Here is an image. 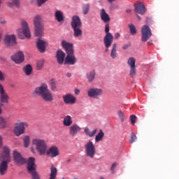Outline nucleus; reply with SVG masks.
<instances>
[{
	"instance_id": "f257e3e1",
	"label": "nucleus",
	"mask_w": 179,
	"mask_h": 179,
	"mask_svg": "<svg viewBox=\"0 0 179 179\" xmlns=\"http://www.w3.org/2000/svg\"><path fill=\"white\" fill-rule=\"evenodd\" d=\"M62 48L65 50L66 53L64 59V65H75L77 62L76 57H75V50H73V43H69L65 40L61 42Z\"/></svg>"
},
{
	"instance_id": "f03ea898",
	"label": "nucleus",
	"mask_w": 179,
	"mask_h": 179,
	"mask_svg": "<svg viewBox=\"0 0 179 179\" xmlns=\"http://www.w3.org/2000/svg\"><path fill=\"white\" fill-rule=\"evenodd\" d=\"M0 174L5 176L8 171V164L10 163V150L7 146L3 148V153L0 157Z\"/></svg>"
},
{
	"instance_id": "7ed1b4c3",
	"label": "nucleus",
	"mask_w": 179,
	"mask_h": 179,
	"mask_svg": "<svg viewBox=\"0 0 179 179\" xmlns=\"http://www.w3.org/2000/svg\"><path fill=\"white\" fill-rule=\"evenodd\" d=\"M34 26L35 29L36 37H43V31H44V23L43 22V16L36 15L34 17Z\"/></svg>"
},
{
	"instance_id": "20e7f679",
	"label": "nucleus",
	"mask_w": 179,
	"mask_h": 179,
	"mask_svg": "<svg viewBox=\"0 0 179 179\" xmlns=\"http://www.w3.org/2000/svg\"><path fill=\"white\" fill-rule=\"evenodd\" d=\"M105 33L106 35L103 37V43L105 45L106 52H108V49L111 47L113 41H114V36L112 33H110V25L106 24L105 25Z\"/></svg>"
},
{
	"instance_id": "39448f33",
	"label": "nucleus",
	"mask_w": 179,
	"mask_h": 179,
	"mask_svg": "<svg viewBox=\"0 0 179 179\" xmlns=\"http://www.w3.org/2000/svg\"><path fill=\"white\" fill-rule=\"evenodd\" d=\"M32 145L36 148L40 156L45 154V141L40 138H34L32 140Z\"/></svg>"
},
{
	"instance_id": "423d86ee",
	"label": "nucleus",
	"mask_w": 179,
	"mask_h": 179,
	"mask_svg": "<svg viewBox=\"0 0 179 179\" xmlns=\"http://www.w3.org/2000/svg\"><path fill=\"white\" fill-rule=\"evenodd\" d=\"M85 156L87 157L94 159V157L96 156V147L94 146L93 141H89L85 145Z\"/></svg>"
},
{
	"instance_id": "0eeeda50",
	"label": "nucleus",
	"mask_w": 179,
	"mask_h": 179,
	"mask_svg": "<svg viewBox=\"0 0 179 179\" xmlns=\"http://www.w3.org/2000/svg\"><path fill=\"white\" fill-rule=\"evenodd\" d=\"M21 29H18V36H22V34H24V36L26 37V38H30L31 37V34L30 33V27H29V23L26 22L25 20L21 21Z\"/></svg>"
},
{
	"instance_id": "6e6552de",
	"label": "nucleus",
	"mask_w": 179,
	"mask_h": 179,
	"mask_svg": "<svg viewBox=\"0 0 179 179\" xmlns=\"http://www.w3.org/2000/svg\"><path fill=\"white\" fill-rule=\"evenodd\" d=\"M34 97H41L43 100H45V83H42L41 86L36 87L33 92Z\"/></svg>"
},
{
	"instance_id": "1a4fd4ad",
	"label": "nucleus",
	"mask_w": 179,
	"mask_h": 179,
	"mask_svg": "<svg viewBox=\"0 0 179 179\" xmlns=\"http://www.w3.org/2000/svg\"><path fill=\"white\" fill-rule=\"evenodd\" d=\"M29 127V124L26 122H22L15 124V127L14 128V134L16 136H20L22 134L26 131V128Z\"/></svg>"
},
{
	"instance_id": "9d476101",
	"label": "nucleus",
	"mask_w": 179,
	"mask_h": 179,
	"mask_svg": "<svg viewBox=\"0 0 179 179\" xmlns=\"http://www.w3.org/2000/svg\"><path fill=\"white\" fill-rule=\"evenodd\" d=\"M141 40L143 42H146L147 41L152 37V30L148 25H144L141 29Z\"/></svg>"
},
{
	"instance_id": "9b49d317",
	"label": "nucleus",
	"mask_w": 179,
	"mask_h": 179,
	"mask_svg": "<svg viewBox=\"0 0 179 179\" xmlns=\"http://www.w3.org/2000/svg\"><path fill=\"white\" fill-rule=\"evenodd\" d=\"M103 90L100 88H90L87 92V95L89 97H92L93 99H100L103 96Z\"/></svg>"
},
{
	"instance_id": "f8f14e48",
	"label": "nucleus",
	"mask_w": 179,
	"mask_h": 179,
	"mask_svg": "<svg viewBox=\"0 0 179 179\" xmlns=\"http://www.w3.org/2000/svg\"><path fill=\"white\" fill-rule=\"evenodd\" d=\"M13 159L15 164H26L27 160L24 159L20 152L15 150L13 152Z\"/></svg>"
},
{
	"instance_id": "ddd939ff",
	"label": "nucleus",
	"mask_w": 179,
	"mask_h": 179,
	"mask_svg": "<svg viewBox=\"0 0 179 179\" xmlns=\"http://www.w3.org/2000/svg\"><path fill=\"white\" fill-rule=\"evenodd\" d=\"M3 41L6 47H13V45H16V44H17L16 42V36L13 34L6 35Z\"/></svg>"
},
{
	"instance_id": "4468645a",
	"label": "nucleus",
	"mask_w": 179,
	"mask_h": 179,
	"mask_svg": "<svg viewBox=\"0 0 179 179\" xmlns=\"http://www.w3.org/2000/svg\"><path fill=\"white\" fill-rule=\"evenodd\" d=\"M136 60L134 57H129L127 64L130 66L129 75L131 78H134L136 75V66L135 64Z\"/></svg>"
},
{
	"instance_id": "2eb2a0df",
	"label": "nucleus",
	"mask_w": 179,
	"mask_h": 179,
	"mask_svg": "<svg viewBox=\"0 0 179 179\" xmlns=\"http://www.w3.org/2000/svg\"><path fill=\"white\" fill-rule=\"evenodd\" d=\"M0 101L3 104H8L9 103V95H8L1 84H0Z\"/></svg>"
},
{
	"instance_id": "dca6fc26",
	"label": "nucleus",
	"mask_w": 179,
	"mask_h": 179,
	"mask_svg": "<svg viewBox=\"0 0 179 179\" xmlns=\"http://www.w3.org/2000/svg\"><path fill=\"white\" fill-rule=\"evenodd\" d=\"M10 59L15 62V64H22L23 61H24V54L23 52L20 51L15 55H13L10 57Z\"/></svg>"
},
{
	"instance_id": "f3484780",
	"label": "nucleus",
	"mask_w": 179,
	"mask_h": 179,
	"mask_svg": "<svg viewBox=\"0 0 179 179\" xmlns=\"http://www.w3.org/2000/svg\"><path fill=\"white\" fill-rule=\"evenodd\" d=\"M46 155L52 159L57 157V156H59V149H58V147L53 145L46 151Z\"/></svg>"
},
{
	"instance_id": "a211bd4d",
	"label": "nucleus",
	"mask_w": 179,
	"mask_h": 179,
	"mask_svg": "<svg viewBox=\"0 0 179 179\" xmlns=\"http://www.w3.org/2000/svg\"><path fill=\"white\" fill-rule=\"evenodd\" d=\"M65 57H66V54H65L62 50L59 49L57 50L56 58H57V63L59 65H62V64L65 62V58H66Z\"/></svg>"
},
{
	"instance_id": "6ab92c4d",
	"label": "nucleus",
	"mask_w": 179,
	"mask_h": 179,
	"mask_svg": "<svg viewBox=\"0 0 179 179\" xmlns=\"http://www.w3.org/2000/svg\"><path fill=\"white\" fill-rule=\"evenodd\" d=\"M65 104H75L76 103V97L72 94H66L62 96Z\"/></svg>"
},
{
	"instance_id": "aec40b11",
	"label": "nucleus",
	"mask_w": 179,
	"mask_h": 179,
	"mask_svg": "<svg viewBox=\"0 0 179 179\" xmlns=\"http://www.w3.org/2000/svg\"><path fill=\"white\" fill-rule=\"evenodd\" d=\"M134 11L139 15H145L146 13V8L143 3H134Z\"/></svg>"
},
{
	"instance_id": "412c9836",
	"label": "nucleus",
	"mask_w": 179,
	"mask_h": 179,
	"mask_svg": "<svg viewBox=\"0 0 179 179\" xmlns=\"http://www.w3.org/2000/svg\"><path fill=\"white\" fill-rule=\"evenodd\" d=\"M71 26V29L82 27V20H80V17H79L78 15L73 16Z\"/></svg>"
},
{
	"instance_id": "4be33fe9",
	"label": "nucleus",
	"mask_w": 179,
	"mask_h": 179,
	"mask_svg": "<svg viewBox=\"0 0 179 179\" xmlns=\"http://www.w3.org/2000/svg\"><path fill=\"white\" fill-rule=\"evenodd\" d=\"M82 129L76 124H72L69 128V134L71 136H75L78 135Z\"/></svg>"
},
{
	"instance_id": "5701e85b",
	"label": "nucleus",
	"mask_w": 179,
	"mask_h": 179,
	"mask_svg": "<svg viewBox=\"0 0 179 179\" xmlns=\"http://www.w3.org/2000/svg\"><path fill=\"white\" fill-rule=\"evenodd\" d=\"M41 37H38L36 42V48L39 52H45V41L41 39Z\"/></svg>"
},
{
	"instance_id": "b1692460",
	"label": "nucleus",
	"mask_w": 179,
	"mask_h": 179,
	"mask_svg": "<svg viewBox=\"0 0 179 179\" xmlns=\"http://www.w3.org/2000/svg\"><path fill=\"white\" fill-rule=\"evenodd\" d=\"M55 18L59 23H64L65 20V17L64 16V13L59 10H57L55 13Z\"/></svg>"
},
{
	"instance_id": "393cba45",
	"label": "nucleus",
	"mask_w": 179,
	"mask_h": 179,
	"mask_svg": "<svg viewBox=\"0 0 179 179\" xmlns=\"http://www.w3.org/2000/svg\"><path fill=\"white\" fill-rule=\"evenodd\" d=\"M101 20L103 23H108L110 20V15L106 12V10L102 8L100 13Z\"/></svg>"
},
{
	"instance_id": "a878e982",
	"label": "nucleus",
	"mask_w": 179,
	"mask_h": 179,
	"mask_svg": "<svg viewBox=\"0 0 179 179\" xmlns=\"http://www.w3.org/2000/svg\"><path fill=\"white\" fill-rule=\"evenodd\" d=\"M48 87H45V101H49L51 103V101H54V96H52V93L47 88Z\"/></svg>"
},
{
	"instance_id": "bb28decb",
	"label": "nucleus",
	"mask_w": 179,
	"mask_h": 179,
	"mask_svg": "<svg viewBox=\"0 0 179 179\" xmlns=\"http://www.w3.org/2000/svg\"><path fill=\"white\" fill-rule=\"evenodd\" d=\"M22 71L26 76H30L31 75V72H33V67H31V65L30 64H27L23 67Z\"/></svg>"
},
{
	"instance_id": "cd10ccee",
	"label": "nucleus",
	"mask_w": 179,
	"mask_h": 179,
	"mask_svg": "<svg viewBox=\"0 0 179 179\" xmlns=\"http://www.w3.org/2000/svg\"><path fill=\"white\" fill-rule=\"evenodd\" d=\"M58 173V169L54 165L50 166V174L49 179H55L57 178V174Z\"/></svg>"
},
{
	"instance_id": "c85d7f7f",
	"label": "nucleus",
	"mask_w": 179,
	"mask_h": 179,
	"mask_svg": "<svg viewBox=\"0 0 179 179\" xmlns=\"http://www.w3.org/2000/svg\"><path fill=\"white\" fill-rule=\"evenodd\" d=\"M72 117L70 115H67L63 120V124L64 127H71L72 125Z\"/></svg>"
},
{
	"instance_id": "c756f323",
	"label": "nucleus",
	"mask_w": 179,
	"mask_h": 179,
	"mask_svg": "<svg viewBox=\"0 0 179 179\" xmlns=\"http://www.w3.org/2000/svg\"><path fill=\"white\" fill-rule=\"evenodd\" d=\"M81 27L78 28H72L73 31V36L74 37H82L83 34V31H82Z\"/></svg>"
},
{
	"instance_id": "7c9ffc66",
	"label": "nucleus",
	"mask_w": 179,
	"mask_h": 179,
	"mask_svg": "<svg viewBox=\"0 0 179 179\" xmlns=\"http://www.w3.org/2000/svg\"><path fill=\"white\" fill-rule=\"evenodd\" d=\"M110 57L113 59H115V58H117V43H114L112 45V49L110 51Z\"/></svg>"
},
{
	"instance_id": "2f4dec72",
	"label": "nucleus",
	"mask_w": 179,
	"mask_h": 179,
	"mask_svg": "<svg viewBox=\"0 0 179 179\" xmlns=\"http://www.w3.org/2000/svg\"><path fill=\"white\" fill-rule=\"evenodd\" d=\"M96 77V71H92L90 73H87V78L88 79V82H93L94 80V78Z\"/></svg>"
},
{
	"instance_id": "473e14b6",
	"label": "nucleus",
	"mask_w": 179,
	"mask_h": 179,
	"mask_svg": "<svg viewBox=\"0 0 179 179\" xmlns=\"http://www.w3.org/2000/svg\"><path fill=\"white\" fill-rule=\"evenodd\" d=\"M103 138H104V132L101 129L95 137V142H100L103 141Z\"/></svg>"
},
{
	"instance_id": "72a5a7b5",
	"label": "nucleus",
	"mask_w": 179,
	"mask_h": 179,
	"mask_svg": "<svg viewBox=\"0 0 179 179\" xmlns=\"http://www.w3.org/2000/svg\"><path fill=\"white\" fill-rule=\"evenodd\" d=\"M48 83L51 90L54 91L57 90V82L55 81V79H50Z\"/></svg>"
},
{
	"instance_id": "f704fd0d",
	"label": "nucleus",
	"mask_w": 179,
	"mask_h": 179,
	"mask_svg": "<svg viewBox=\"0 0 179 179\" xmlns=\"http://www.w3.org/2000/svg\"><path fill=\"white\" fill-rule=\"evenodd\" d=\"M90 10V3H84L83 5V15H87Z\"/></svg>"
},
{
	"instance_id": "c9c22d12",
	"label": "nucleus",
	"mask_w": 179,
	"mask_h": 179,
	"mask_svg": "<svg viewBox=\"0 0 179 179\" xmlns=\"http://www.w3.org/2000/svg\"><path fill=\"white\" fill-rule=\"evenodd\" d=\"M12 1L7 2V5L9 8H13V6H19V0H11Z\"/></svg>"
},
{
	"instance_id": "e433bc0d",
	"label": "nucleus",
	"mask_w": 179,
	"mask_h": 179,
	"mask_svg": "<svg viewBox=\"0 0 179 179\" xmlns=\"http://www.w3.org/2000/svg\"><path fill=\"white\" fill-rule=\"evenodd\" d=\"M24 141V147L29 148V145H30V136H25L23 138Z\"/></svg>"
},
{
	"instance_id": "4c0bfd02",
	"label": "nucleus",
	"mask_w": 179,
	"mask_h": 179,
	"mask_svg": "<svg viewBox=\"0 0 179 179\" xmlns=\"http://www.w3.org/2000/svg\"><path fill=\"white\" fill-rule=\"evenodd\" d=\"M130 33L132 36H135L136 34V27H135V25L133 24H129Z\"/></svg>"
},
{
	"instance_id": "58836bf2",
	"label": "nucleus",
	"mask_w": 179,
	"mask_h": 179,
	"mask_svg": "<svg viewBox=\"0 0 179 179\" xmlns=\"http://www.w3.org/2000/svg\"><path fill=\"white\" fill-rule=\"evenodd\" d=\"M44 60L41 59L38 61L36 64L37 69H38V71H41V69H43V66H44Z\"/></svg>"
},
{
	"instance_id": "ea45409f",
	"label": "nucleus",
	"mask_w": 179,
	"mask_h": 179,
	"mask_svg": "<svg viewBox=\"0 0 179 179\" xmlns=\"http://www.w3.org/2000/svg\"><path fill=\"white\" fill-rule=\"evenodd\" d=\"M0 128H6V119L0 117Z\"/></svg>"
},
{
	"instance_id": "a19ab883",
	"label": "nucleus",
	"mask_w": 179,
	"mask_h": 179,
	"mask_svg": "<svg viewBox=\"0 0 179 179\" xmlns=\"http://www.w3.org/2000/svg\"><path fill=\"white\" fill-rule=\"evenodd\" d=\"M117 114L122 122H124V121H125V116L124 115V113L122 112V110H119L117 112Z\"/></svg>"
},
{
	"instance_id": "79ce46f5",
	"label": "nucleus",
	"mask_w": 179,
	"mask_h": 179,
	"mask_svg": "<svg viewBox=\"0 0 179 179\" xmlns=\"http://www.w3.org/2000/svg\"><path fill=\"white\" fill-rule=\"evenodd\" d=\"M136 139H138V138L136 137V135L132 134L129 140V143H134V142H136Z\"/></svg>"
},
{
	"instance_id": "37998d69",
	"label": "nucleus",
	"mask_w": 179,
	"mask_h": 179,
	"mask_svg": "<svg viewBox=\"0 0 179 179\" xmlns=\"http://www.w3.org/2000/svg\"><path fill=\"white\" fill-rule=\"evenodd\" d=\"M117 166V164L115 162L112 164V166L110 168V171L112 172V174H114L115 173V170Z\"/></svg>"
},
{
	"instance_id": "c03bdc74",
	"label": "nucleus",
	"mask_w": 179,
	"mask_h": 179,
	"mask_svg": "<svg viewBox=\"0 0 179 179\" xmlns=\"http://www.w3.org/2000/svg\"><path fill=\"white\" fill-rule=\"evenodd\" d=\"M130 120L131 124H135L136 122V116L135 115H131L130 116Z\"/></svg>"
},
{
	"instance_id": "a18cd8bd",
	"label": "nucleus",
	"mask_w": 179,
	"mask_h": 179,
	"mask_svg": "<svg viewBox=\"0 0 179 179\" xmlns=\"http://www.w3.org/2000/svg\"><path fill=\"white\" fill-rule=\"evenodd\" d=\"M96 134H97V129H94L92 131H90V138H93Z\"/></svg>"
},
{
	"instance_id": "49530a36",
	"label": "nucleus",
	"mask_w": 179,
	"mask_h": 179,
	"mask_svg": "<svg viewBox=\"0 0 179 179\" xmlns=\"http://www.w3.org/2000/svg\"><path fill=\"white\" fill-rule=\"evenodd\" d=\"M129 47H131V43H126L122 46V50H127Z\"/></svg>"
},
{
	"instance_id": "de8ad7c7",
	"label": "nucleus",
	"mask_w": 179,
	"mask_h": 179,
	"mask_svg": "<svg viewBox=\"0 0 179 179\" xmlns=\"http://www.w3.org/2000/svg\"><path fill=\"white\" fill-rule=\"evenodd\" d=\"M38 6H41L42 3L45 2V0H36Z\"/></svg>"
},
{
	"instance_id": "09e8293b",
	"label": "nucleus",
	"mask_w": 179,
	"mask_h": 179,
	"mask_svg": "<svg viewBox=\"0 0 179 179\" xmlns=\"http://www.w3.org/2000/svg\"><path fill=\"white\" fill-rule=\"evenodd\" d=\"M85 133L86 134V135H87V136H90V130L89 129V128L86 127L85 129Z\"/></svg>"
},
{
	"instance_id": "8fccbe9b",
	"label": "nucleus",
	"mask_w": 179,
	"mask_h": 179,
	"mask_svg": "<svg viewBox=\"0 0 179 179\" xmlns=\"http://www.w3.org/2000/svg\"><path fill=\"white\" fill-rule=\"evenodd\" d=\"M3 73H2V71L0 70V80H3Z\"/></svg>"
},
{
	"instance_id": "3c124183",
	"label": "nucleus",
	"mask_w": 179,
	"mask_h": 179,
	"mask_svg": "<svg viewBox=\"0 0 179 179\" xmlns=\"http://www.w3.org/2000/svg\"><path fill=\"white\" fill-rule=\"evenodd\" d=\"M121 36V34H120V33H116L115 34V38L117 40V38H120V37Z\"/></svg>"
},
{
	"instance_id": "603ef678",
	"label": "nucleus",
	"mask_w": 179,
	"mask_h": 179,
	"mask_svg": "<svg viewBox=\"0 0 179 179\" xmlns=\"http://www.w3.org/2000/svg\"><path fill=\"white\" fill-rule=\"evenodd\" d=\"M74 93H75V94H79V93H80V90H79V89H75L74 90Z\"/></svg>"
},
{
	"instance_id": "864d4df0",
	"label": "nucleus",
	"mask_w": 179,
	"mask_h": 179,
	"mask_svg": "<svg viewBox=\"0 0 179 179\" xmlns=\"http://www.w3.org/2000/svg\"><path fill=\"white\" fill-rule=\"evenodd\" d=\"M145 22L146 23H149V22H150V17H147Z\"/></svg>"
},
{
	"instance_id": "5fc2aeb1",
	"label": "nucleus",
	"mask_w": 179,
	"mask_h": 179,
	"mask_svg": "<svg viewBox=\"0 0 179 179\" xmlns=\"http://www.w3.org/2000/svg\"><path fill=\"white\" fill-rule=\"evenodd\" d=\"M66 76H67V78H71V76H72V74L71 73H67Z\"/></svg>"
},
{
	"instance_id": "6e6d98bb",
	"label": "nucleus",
	"mask_w": 179,
	"mask_h": 179,
	"mask_svg": "<svg viewBox=\"0 0 179 179\" xmlns=\"http://www.w3.org/2000/svg\"><path fill=\"white\" fill-rule=\"evenodd\" d=\"M2 146V136H0V148Z\"/></svg>"
},
{
	"instance_id": "4d7b16f0",
	"label": "nucleus",
	"mask_w": 179,
	"mask_h": 179,
	"mask_svg": "<svg viewBox=\"0 0 179 179\" xmlns=\"http://www.w3.org/2000/svg\"><path fill=\"white\" fill-rule=\"evenodd\" d=\"M109 3H113V2H115V0H108Z\"/></svg>"
},
{
	"instance_id": "13d9d810",
	"label": "nucleus",
	"mask_w": 179,
	"mask_h": 179,
	"mask_svg": "<svg viewBox=\"0 0 179 179\" xmlns=\"http://www.w3.org/2000/svg\"><path fill=\"white\" fill-rule=\"evenodd\" d=\"M127 13H131V12H132V10L131 9H127L126 10Z\"/></svg>"
},
{
	"instance_id": "bf43d9fd",
	"label": "nucleus",
	"mask_w": 179,
	"mask_h": 179,
	"mask_svg": "<svg viewBox=\"0 0 179 179\" xmlns=\"http://www.w3.org/2000/svg\"><path fill=\"white\" fill-rule=\"evenodd\" d=\"M2 41V33L0 32V43Z\"/></svg>"
},
{
	"instance_id": "052dcab7",
	"label": "nucleus",
	"mask_w": 179,
	"mask_h": 179,
	"mask_svg": "<svg viewBox=\"0 0 179 179\" xmlns=\"http://www.w3.org/2000/svg\"><path fill=\"white\" fill-rule=\"evenodd\" d=\"M2 114V108L0 106V115Z\"/></svg>"
},
{
	"instance_id": "680f3d73",
	"label": "nucleus",
	"mask_w": 179,
	"mask_h": 179,
	"mask_svg": "<svg viewBox=\"0 0 179 179\" xmlns=\"http://www.w3.org/2000/svg\"><path fill=\"white\" fill-rule=\"evenodd\" d=\"M137 17H138V20H141V16L137 15Z\"/></svg>"
},
{
	"instance_id": "e2e57ef3",
	"label": "nucleus",
	"mask_w": 179,
	"mask_h": 179,
	"mask_svg": "<svg viewBox=\"0 0 179 179\" xmlns=\"http://www.w3.org/2000/svg\"><path fill=\"white\" fill-rule=\"evenodd\" d=\"M67 163H71V159H67Z\"/></svg>"
},
{
	"instance_id": "0e129e2a",
	"label": "nucleus",
	"mask_w": 179,
	"mask_h": 179,
	"mask_svg": "<svg viewBox=\"0 0 179 179\" xmlns=\"http://www.w3.org/2000/svg\"><path fill=\"white\" fill-rule=\"evenodd\" d=\"M150 44H152V42H148V45H150Z\"/></svg>"
},
{
	"instance_id": "69168bd1",
	"label": "nucleus",
	"mask_w": 179,
	"mask_h": 179,
	"mask_svg": "<svg viewBox=\"0 0 179 179\" xmlns=\"http://www.w3.org/2000/svg\"><path fill=\"white\" fill-rule=\"evenodd\" d=\"M10 87H15V85H11Z\"/></svg>"
},
{
	"instance_id": "338daca9",
	"label": "nucleus",
	"mask_w": 179,
	"mask_h": 179,
	"mask_svg": "<svg viewBox=\"0 0 179 179\" xmlns=\"http://www.w3.org/2000/svg\"><path fill=\"white\" fill-rule=\"evenodd\" d=\"M100 179H104V178H103V177H101V178H100Z\"/></svg>"
},
{
	"instance_id": "774afa93",
	"label": "nucleus",
	"mask_w": 179,
	"mask_h": 179,
	"mask_svg": "<svg viewBox=\"0 0 179 179\" xmlns=\"http://www.w3.org/2000/svg\"><path fill=\"white\" fill-rule=\"evenodd\" d=\"M0 4H1V0H0Z\"/></svg>"
}]
</instances>
